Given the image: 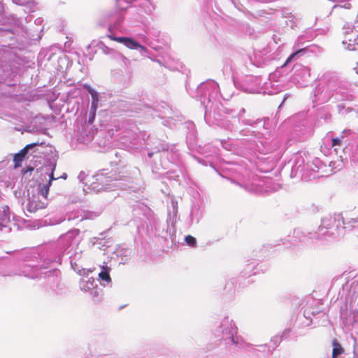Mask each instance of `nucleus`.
Masks as SVG:
<instances>
[{"label":"nucleus","mask_w":358,"mask_h":358,"mask_svg":"<svg viewBox=\"0 0 358 358\" xmlns=\"http://www.w3.org/2000/svg\"><path fill=\"white\" fill-rule=\"evenodd\" d=\"M123 20L124 17L122 15L118 16L116 22L113 24H110L108 27L110 34H112L113 30L118 29Z\"/></svg>","instance_id":"obj_19"},{"label":"nucleus","mask_w":358,"mask_h":358,"mask_svg":"<svg viewBox=\"0 0 358 358\" xmlns=\"http://www.w3.org/2000/svg\"><path fill=\"white\" fill-rule=\"evenodd\" d=\"M117 4L120 10H124L129 7V2L127 0H117Z\"/></svg>","instance_id":"obj_21"},{"label":"nucleus","mask_w":358,"mask_h":358,"mask_svg":"<svg viewBox=\"0 0 358 358\" xmlns=\"http://www.w3.org/2000/svg\"><path fill=\"white\" fill-rule=\"evenodd\" d=\"M31 269V268H30V266L24 267V269L22 271V275H24V276H27V277H29V278H36L37 275L36 274L31 273L30 272Z\"/></svg>","instance_id":"obj_20"},{"label":"nucleus","mask_w":358,"mask_h":358,"mask_svg":"<svg viewBox=\"0 0 358 358\" xmlns=\"http://www.w3.org/2000/svg\"><path fill=\"white\" fill-rule=\"evenodd\" d=\"M97 107H98V103H92V102L90 113L92 115V118L94 117L95 113H96V110L97 109Z\"/></svg>","instance_id":"obj_26"},{"label":"nucleus","mask_w":358,"mask_h":358,"mask_svg":"<svg viewBox=\"0 0 358 358\" xmlns=\"http://www.w3.org/2000/svg\"><path fill=\"white\" fill-rule=\"evenodd\" d=\"M99 46L105 55H111L113 58H114L115 53L117 52L115 50L106 46L103 43L101 42L99 43Z\"/></svg>","instance_id":"obj_16"},{"label":"nucleus","mask_w":358,"mask_h":358,"mask_svg":"<svg viewBox=\"0 0 358 358\" xmlns=\"http://www.w3.org/2000/svg\"><path fill=\"white\" fill-rule=\"evenodd\" d=\"M77 232L76 231H71L60 237L59 244L62 245V250L64 251L70 248L73 243Z\"/></svg>","instance_id":"obj_10"},{"label":"nucleus","mask_w":358,"mask_h":358,"mask_svg":"<svg viewBox=\"0 0 358 358\" xmlns=\"http://www.w3.org/2000/svg\"><path fill=\"white\" fill-rule=\"evenodd\" d=\"M185 240L187 245H189L192 247H194L196 245V241L194 237L189 235V236H185Z\"/></svg>","instance_id":"obj_22"},{"label":"nucleus","mask_w":358,"mask_h":358,"mask_svg":"<svg viewBox=\"0 0 358 358\" xmlns=\"http://www.w3.org/2000/svg\"><path fill=\"white\" fill-rule=\"evenodd\" d=\"M45 178L48 180L45 183L39 184L38 192L37 194L29 196L27 203L26 204L27 210L30 213H34L38 209L44 208L47 205V198L49 192V188L51 182L54 180H57L53 176V172L47 173Z\"/></svg>","instance_id":"obj_2"},{"label":"nucleus","mask_w":358,"mask_h":358,"mask_svg":"<svg viewBox=\"0 0 358 358\" xmlns=\"http://www.w3.org/2000/svg\"><path fill=\"white\" fill-rule=\"evenodd\" d=\"M345 155H348L352 161H358V130L351 131L350 142L343 148Z\"/></svg>","instance_id":"obj_6"},{"label":"nucleus","mask_w":358,"mask_h":358,"mask_svg":"<svg viewBox=\"0 0 358 358\" xmlns=\"http://www.w3.org/2000/svg\"><path fill=\"white\" fill-rule=\"evenodd\" d=\"M10 222V214L8 206H3L0 210V228L5 227Z\"/></svg>","instance_id":"obj_12"},{"label":"nucleus","mask_w":358,"mask_h":358,"mask_svg":"<svg viewBox=\"0 0 358 358\" xmlns=\"http://www.w3.org/2000/svg\"><path fill=\"white\" fill-rule=\"evenodd\" d=\"M84 88L86 89L88 92L91 94L92 96V103H97L99 102V94L98 93L92 89L89 85L85 84Z\"/></svg>","instance_id":"obj_17"},{"label":"nucleus","mask_w":358,"mask_h":358,"mask_svg":"<svg viewBox=\"0 0 358 358\" xmlns=\"http://www.w3.org/2000/svg\"><path fill=\"white\" fill-rule=\"evenodd\" d=\"M329 165L331 171L336 172L341 170L344 166V159L343 157L340 156L336 159L331 161Z\"/></svg>","instance_id":"obj_13"},{"label":"nucleus","mask_w":358,"mask_h":358,"mask_svg":"<svg viewBox=\"0 0 358 358\" xmlns=\"http://www.w3.org/2000/svg\"><path fill=\"white\" fill-rule=\"evenodd\" d=\"M107 37L110 40L123 44L125 47L130 50H136L138 42L131 37H117L115 36L113 34H108Z\"/></svg>","instance_id":"obj_7"},{"label":"nucleus","mask_w":358,"mask_h":358,"mask_svg":"<svg viewBox=\"0 0 358 358\" xmlns=\"http://www.w3.org/2000/svg\"><path fill=\"white\" fill-rule=\"evenodd\" d=\"M74 270L81 277L79 282V287L81 291L88 292L90 296L94 299H99L101 295V290L98 287V285L95 279L90 276V274L93 272L92 269H76Z\"/></svg>","instance_id":"obj_3"},{"label":"nucleus","mask_w":358,"mask_h":358,"mask_svg":"<svg viewBox=\"0 0 358 358\" xmlns=\"http://www.w3.org/2000/svg\"><path fill=\"white\" fill-rule=\"evenodd\" d=\"M351 130H343L340 136L332 137L331 138V145L334 148V150L337 152L336 147H343L344 143L348 138L350 140Z\"/></svg>","instance_id":"obj_9"},{"label":"nucleus","mask_w":358,"mask_h":358,"mask_svg":"<svg viewBox=\"0 0 358 358\" xmlns=\"http://www.w3.org/2000/svg\"><path fill=\"white\" fill-rule=\"evenodd\" d=\"M113 59L117 61L120 64L124 66H127L128 64L129 63L128 58H127L124 55H122L120 52H117V53H115V56L114 57Z\"/></svg>","instance_id":"obj_18"},{"label":"nucleus","mask_w":358,"mask_h":358,"mask_svg":"<svg viewBox=\"0 0 358 358\" xmlns=\"http://www.w3.org/2000/svg\"><path fill=\"white\" fill-rule=\"evenodd\" d=\"M344 39L343 44L345 49L355 50V45H358V26L352 27L350 25L344 27Z\"/></svg>","instance_id":"obj_5"},{"label":"nucleus","mask_w":358,"mask_h":358,"mask_svg":"<svg viewBox=\"0 0 358 358\" xmlns=\"http://www.w3.org/2000/svg\"><path fill=\"white\" fill-rule=\"evenodd\" d=\"M238 327L235 322L228 317H224L217 327L215 335L224 340L227 344H231L238 348H242L245 341L243 338L237 335Z\"/></svg>","instance_id":"obj_1"},{"label":"nucleus","mask_w":358,"mask_h":358,"mask_svg":"<svg viewBox=\"0 0 358 358\" xmlns=\"http://www.w3.org/2000/svg\"><path fill=\"white\" fill-rule=\"evenodd\" d=\"M347 224H350L352 227H358V217L355 218H350L348 220Z\"/></svg>","instance_id":"obj_25"},{"label":"nucleus","mask_w":358,"mask_h":358,"mask_svg":"<svg viewBox=\"0 0 358 358\" xmlns=\"http://www.w3.org/2000/svg\"><path fill=\"white\" fill-rule=\"evenodd\" d=\"M340 224V221L336 223V220L334 216L329 215L325 217L322 220V224L319 227V234L324 235L327 231H324L326 229H333L334 227H338Z\"/></svg>","instance_id":"obj_8"},{"label":"nucleus","mask_w":358,"mask_h":358,"mask_svg":"<svg viewBox=\"0 0 358 358\" xmlns=\"http://www.w3.org/2000/svg\"><path fill=\"white\" fill-rule=\"evenodd\" d=\"M36 21H37L38 22H39L41 21V20H40V19H37V20H36Z\"/></svg>","instance_id":"obj_30"},{"label":"nucleus","mask_w":358,"mask_h":358,"mask_svg":"<svg viewBox=\"0 0 358 358\" xmlns=\"http://www.w3.org/2000/svg\"><path fill=\"white\" fill-rule=\"evenodd\" d=\"M39 145V143H31L27 145L24 148H23L19 153L16 154L14 156V162H15V167H17L21 166V162L23 161L25 155L27 153V151L34 148L36 145Z\"/></svg>","instance_id":"obj_11"},{"label":"nucleus","mask_w":358,"mask_h":358,"mask_svg":"<svg viewBox=\"0 0 358 358\" xmlns=\"http://www.w3.org/2000/svg\"><path fill=\"white\" fill-rule=\"evenodd\" d=\"M94 180L91 183L90 188L95 192H99L101 189H109L114 187L120 186L117 181L119 178L115 173H105L103 171L97 173L94 176Z\"/></svg>","instance_id":"obj_4"},{"label":"nucleus","mask_w":358,"mask_h":358,"mask_svg":"<svg viewBox=\"0 0 358 358\" xmlns=\"http://www.w3.org/2000/svg\"><path fill=\"white\" fill-rule=\"evenodd\" d=\"M139 5L146 14H150L155 9L150 0H140Z\"/></svg>","instance_id":"obj_14"},{"label":"nucleus","mask_w":358,"mask_h":358,"mask_svg":"<svg viewBox=\"0 0 358 358\" xmlns=\"http://www.w3.org/2000/svg\"><path fill=\"white\" fill-rule=\"evenodd\" d=\"M109 271L110 268H108V266H102V271L99 273V278L101 280L105 281L108 283L110 282L111 280L109 275Z\"/></svg>","instance_id":"obj_15"},{"label":"nucleus","mask_w":358,"mask_h":358,"mask_svg":"<svg viewBox=\"0 0 358 358\" xmlns=\"http://www.w3.org/2000/svg\"><path fill=\"white\" fill-rule=\"evenodd\" d=\"M210 86H211L212 87H213V88H215V87H217V84L216 83H214V82H211V83H210Z\"/></svg>","instance_id":"obj_28"},{"label":"nucleus","mask_w":358,"mask_h":358,"mask_svg":"<svg viewBox=\"0 0 358 358\" xmlns=\"http://www.w3.org/2000/svg\"><path fill=\"white\" fill-rule=\"evenodd\" d=\"M303 50H299L298 51H296L295 52L292 53L286 60L285 63L284 64L283 66H286L287 64H289L297 55L302 52Z\"/></svg>","instance_id":"obj_24"},{"label":"nucleus","mask_w":358,"mask_h":358,"mask_svg":"<svg viewBox=\"0 0 358 358\" xmlns=\"http://www.w3.org/2000/svg\"><path fill=\"white\" fill-rule=\"evenodd\" d=\"M62 178H66V174L63 175Z\"/></svg>","instance_id":"obj_29"},{"label":"nucleus","mask_w":358,"mask_h":358,"mask_svg":"<svg viewBox=\"0 0 358 358\" xmlns=\"http://www.w3.org/2000/svg\"><path fill=\"white\" fill-rule=\"evenodd\" d=\"M343 8L345 9H350V8H351V4L350 3H345L343 5H335L334 6V8Z\"/></svg>","instance_id":"obj_27"},{"label":"nucleus","mask_w":358,"mask_h":358,"mask_svg":"<svg viewBox=\"0 0 358 358\" xmlns=\"http://www.w3.org/2000/svg\"><path fill=\"white\" fill-rule=\"evenodd\" d=\"M136 50H138L142 56L148 57V50L140 43H138Z\"/></svg>","instance_id":"obj_23"}]
</instances>
